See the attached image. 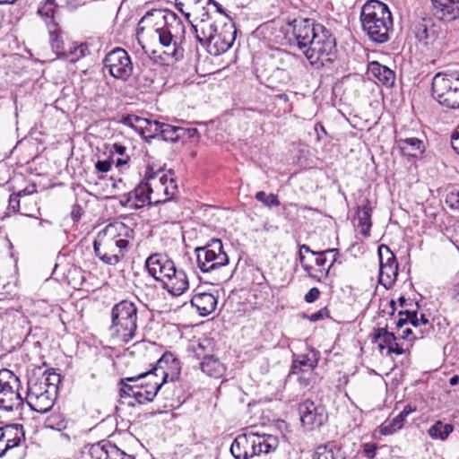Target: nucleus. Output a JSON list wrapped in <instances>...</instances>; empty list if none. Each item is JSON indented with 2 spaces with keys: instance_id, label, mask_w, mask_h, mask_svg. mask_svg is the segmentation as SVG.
Wrapping results in <instances>:
<instances>
[{
  "instance_id": "f3484780",
  "label": "nucleus",
  "mask_w": 459,
  "mask_h": 459,
  "mask_svg": "<svg viewBox=\"0 0 459 459\" xmlns=\"http://www.w3.org/2000/svg\"><path fill=\"white\" fill-rule=\"evenodd\" d=\"M133 198L137 203H140V204H135L136 206H143L145 204L157 205L164 203V200H160V198L154 196L152 184L148 180L146 182H141L134 191L129 193L126 203L130 202Z\"/></svg>"
},
{
  "instance_id": "ddd939ff",
  "label": "nucleus",
  "mask_w": 459,
  "mask_h": 459,
  "mask_svg": "<svg viewBox=\"0 0 459 459\" xmlns=\"http://www.w3.org/2000/svg\"><path fill=\"white\" fill-rule=\"evenodd\" d=\"M175 263L167 255L155 253L145 261V268L154 280L162 285L167 275L171 272Z\"/></svg>"
},
{
  "instance_id": "3c124183",
  "label": "nucleus",
  "mask_w": 459,
  "mask_h": 459,
  "mask_svg": "<svg viewBox=\"0 0 459 459\" xmlns=\"http://www.w3.org/2000/svg\"><path fill=\"white\" fill-rule=\"evenodd\" d=\"M48 28L52 48L54 49H59L62 41L60 40V30L57 23H56L55 27H53L52 24H48Z\"/></svg>"
},
{
  "instance_id": "1a4fd4ad",
  "label": "nucleus",
  "mask_w": 459,
  "mask_h": 459,
  "mask_svg": "<svg viewBox=\"0 0 459 459\" xmlns=\"http://www.w3.org/2000/svg\"><path fill=\"white\" fill-rule=\"evenodd\" d=\"M104 65L111 76L123 81H126L134 70L131 57L121 48H117L106 55Z\"/></svg>"
},
{
  "instance_id": "79ce46f5",
  "label": "nucleus",
  "mask_w": 459,
  "mask_h": 459,
  "mask_svg": "<svg viewBox=\"0 0 459 459\" xmlns=\"http://www.w3.org/2000/svg\"><path fill=\"white\" fill-rule=\"evenodd\" d=\"M56 6L55 0H47L38 10V13L46 20L47 25L52 24L53 27L56 26V22L54 19Z\"/></svg>"
},
{
  "instance_id": "c03bdc74",
  "label": "nucleus",
  "mask_w": 459,
  "mask_h": 459,
  "mask_svg": "<svg viewBox=\"0 0 459 459\" xmlns=\"http://www.w3.org/2000/svg\"><path fill=\"white\" fill-rule=\"evenodd\" d=\"M45 426L48 429L60 431L66 428V421L62 414L52 413L47 418Z\"/></svg>"
},
{
  "instance_id": "a211bd4d",
  "label": "nucleus",
  "mask_w": 459,
  "mask_h": 459,
  "mask_svg": "<svg viewBox=\"0 0 459 459\" xmlns=\"http://www.w3.org/2000/svg\"><path fill=\"white\" fill-rule=\"evenodd\" d=\"M411 30L415 38L424 45L433 42L437 37L436 26L431 19L424 18L413 22Z\"/></svg>"
},
{
  "instance_id": "0eeeda50",
  "label": "nucleus",
  "mask_w": 459,
  "mask_h": 459,
  "mask_svg": "<svg viewBox=\"0 0 459 459\" xmlns=\"http://www.w3.org/2000/svg\"><path fill=\"white\" fill-rule=\"evenodd\" d=\"M431 92L441 106L459 108V71L437 73L432 79Z\"/></svg>"
},
{
  "instance_id": "c756f323",
  "label": "nucleus",
  "mask_w": 459,
  "mask_h": 459,
  "mask_svg": "<svg viewBox=\"0 0 459 459\" xmlns=\"http://www.w3.org/2000/svg\"><path fill=\"white\" fill-rule=\"evenodd\" d=\"M398 147L403 155L416 157L424 152L425 146L418 138H404L397 141Z\"/></svg>"
},
{
  "instance_id": "f03ea898",
  "label": "nucleus",
  "mask_w": 459,
  "mask_h": 459,
  "mask_svg": "<svg viewBox=\"0 0 459 459\" xmlns=\"http://www.w3.org/2000/svg\"><path fill=\"white\" fill-rule=\"evenodd\" d=\"M141 22L153 23L160 44L165 48L164 61H178L184 57L182 43L185 41L186 29L182 20L168 9H154L147 12Z\"/></svg>"
},
{
  "instance_id": "338daca9",
  "label": "nucleus",
  "mask_w": 459,
  "mask_h": 459,
  "mask_svg": "<svg viewBox=\"0 0 459 459\" xmlns=\"http://www.w3.org/2000/svg\"><path fill=\"white\" fill-rule=\"evenodd\" d=\"M12 449L10 443H7L3 437H0V457L5 454L6 451Z\"/></svg>"
},
{
  "instance_id": "2f4dec72",
  "label": "nucleus",
  "mask_w": 459,
  "mask_h": 459,
  "mask_svg": "<svg viewBox=\"0 0 459 459\" xmlns=\"http://www.w3.org/2000/svg\"><path fill=\"white\" fill-rule=\"evenodd\" d=\"M200 368L206 375L216 378L221 377L225 371L223 364L212 354L204 357L200 363Z\"/></svg>"
},
{
  "instance_id": "412c9836",
  "label": "nucleus",
  "mask_w": 459,
  "mask_h": 459,
  "mask_svg": "<svg viewBox=\"0 0 459 459\" xmlns=\"http://www.w3.org/2000/svg\"><path fill=\"white\" fill-rule=\"evenodd\" d=\"M436 14L444 22H452L459 17V0H431Z\"/></svg>"
},
{
  "instance_id": "e2e57ef3",
  "label": "nucleus",
  "mask_w": 459,
  "mask_h": 459,
  "mask_svg": "<svg viewBox=\"0 0 459 459\" xmlns=\"http://www.w3.org/2000/svg\"><path fill=\"white\" fill-rule=\"evenodd\" d=\"M451 144L453 149L459 154V126L451 136Z\"/></svg>"
},
{
  "instance_id": "6e6d98bb",
  "label": "nucleus",
  "mask_w": 459,
  "mask_h": 459,
  "mask_svg": "<svg viewBox=\"0 0 459 459\" xmlns=\"http://www.w3.org/2000/svg\"><path fill=\"white\" fill-rule=\"evenodd\" d=\"M303 317L307 318L311 322H317L325 317H329V310L326 307L319 309L318 311L311 314V315H304Z\"/></svg>"
},
{
  "instance_id": "5fc2aeb1",
  "label": "nucleus",
  "mask_w": 459,
  "mask_h": 459,
  "mask_svg": "<svg viewBox=\"0 0 459 459\" xmlns=\"http://www.w3.org/2000/svg\"><path fill=\"white\" fill-rule=\"evenodd\" d=\"M408 316V321L412 326H414L416 328L420 327V320L418 317L417 311H411L409 309L400 311L399 316Z\"/></svg>"
},
{
  "instance_id": "7c9ffc66",
  "label": "nucleus",
  "mask_w": 459,
  "mask_h": 459,
  "mask_svg": "<svg viewBox=\"0 0 459 459\" xmlns=\"http://www.w3.org/2000/svg\"><path fill=\"white\" fill-rule=\"evenodd\" d=\"M168 172L169 175L161 173L159 177V188H162V195L164 196L160 200H164V203L172 199L178 193L176 180L172 178L173 171L169 169Z\"/></svg>"
},
{
  "instance_id": "774afa93",
  "label": "nucleus",
  "mask_w": 459,
  "mask_h": 459,
  "mask_svg": "<svg viewBox=\"0 0 459 459\" xmlns=\"http://www.w3.org/2000/svg\"><path fill=\"white\" fill-rule=\"evenodd\" d=\"M315 130L317 132L318 139H321L322 135H326V131L324 126L320 123L315 125Z\"/></svg>"
},
{
  "instance_id": "de8ad7c7",
  "label": "nucleus",
  "mask_w": 459,
  "mask_h": 459,
  "mask_svg": "<svg viewBox=\"0 0 459 459\" xmlns=\"http://www.w3.org/2000/svg\"><path fill=\"white\" fill-rule=\"evenodd\" d=\"M11 385H21L19 377L7 368L0 370V386Z\"/></svg>"
},
{
  "instance_id": "e433bc0d",
  "label": "nucleus",
  "mask_w": 459,
  "mask_h": 459,
  "mask_svg": "<svg viewBox=\"0 0 459 459\" xmlns=\"http://www.w3.org/2000/svg\"><path fill=\"white\" fill-rule=\"evenodd\" d=\"M398 276V265H388L379 267L378 281L386 290L394 284Z\"/></svg>"
},
{
  "instance_id": "bf43d9fd",
  "label": "nucleus",
  "mask_w": 459,
  "mask_h": 459,
  "mask_svg": "<svg viewBox=\"0 0 459 459\" xmlns=\"http://www.w3.org/2000/svg\"><path fill=\"white\" fill-rule=\"evenodd\" d=\"M20 198L16 194H13L9 197L8 209L16 212L20 210Z\"/></svg>"
},
{
  "instance_id": "680f3d73",
  "label": "nucleus",
  "mask_w": 459,
  "mask_h": 459,
  "mask_svg": "<svg viewBox=\"0 0 459 459\" xmlns=\"http://www.w3.org/2000/svg\"><path fill=\"white\" fill-rule=\"evenodd\" d=\"M376 451H377V445L376 444H373V443L365 444V446H364V453H365V455L368 459H372V458L375 457Z\"/></svg>"
},
{
  "instance_id": "864d4df0",
  "label": "nucleus",
  "mask_w": 459,
  "mask_h": 459,
  "mask_svg": "<svg viewBox=\"0 0 459 459\" xmlns=\"http://www.w3.org/2000/svg\"><path fill=\"white\" fill-rule=\"evenodd\" d=\"M161 175V173H152V174H146V179L152 184V188L154 191V196L157 198H163L162 195V188H159V177Z\"/></svg>"
},
{
  "instance_id": "9d476101",
  "label": "nucleus",
  "mask_w": 459,
  "mask_h": 459,
  "mask_svg": "<svg viewBox=\"0 0 459 459\" xmlns=\"http://www.w3.org/2000/svg\"><path fill=\"white\" fill-rule=\"evenodd\" d=\"M300 420L307 429L313 430L323 426L328 419L325 407L307 399L299 406Z\"/></svg>"
},
{
  "instance_id": "c9c22d12",
  "label": "nucleus",
  "mask_w": 459,
  "mask_h": 459,
  "mask_svg": "<svg viewBox=\"0 0 459 459\" xmlns=\"http://www.w3.org/2000/svg\"><path fill=\"white\" fill-rule=\"evenodd\" d=\"M162 383H157L155 382L153 385H143V384L140 385L139 390L137 391V394H135V402L143 404L149 402L153 401L155 396L157 395L158 391L161 388Z\"/></svg>"
},
{
  "instance_id": "603ef678",
  "label": "nucleus",
  "mask_w": 459,
  "mask_h": 459,
  "mask_svg": "<svg viewBox=\"0 0 459 459\" xmlns=\"http://www.w3.org/2000/svg\"><path fill=\"white\" fill-rule=\"evenodd\" d=\"M446 204L455 211H459V190L453 189L446 196Z\"/></svg>"
},
{
  "instance_id": "bb28decb",
  "label": "nucleus",
  "mask_w": 459,
  "mask_h": 459,
  "mask_svg": "<svg viewBox=\"0 0 459 459\" xmlns=\"http://www.w3.org/2000/svg\"><path fill=\"white\" fill-rule=\"evenodd\" d=\"M161 135L160 138L167 142H178L180 138L185 137L186 134L188 137H193L194 134H197L195 128L186 129L180 126H174L169 124L161 126Z\"/></svg>"
},
{
  "instance_id": "b1692460",
  "label": "nucleus",
  "mask_w": 459,
  "mask_h": 459,
  "mask_svg": "<svg viewBox=\"0 0 459 459\" xmlns=\"http://www.w3.org/2000/svg\"><path fill=\"white\" fill-rule=\"evenodd\" d=\"M190 302L201 316H207L215 310L218 300L213 294L204 291L196 292Z\"/></svg>"
},
{
  "instance_id": "c85d7f7f",
  "label": "nucleus",
  "mask_w": 459,
  "mask_h": 459,
  "mask_svg": "<svg viewBox=\"0 0 459 459\" xmlns=\"http://www.w3.org/2000/svg\"><path fill=\"white\" fill-rule=\"evenodd\" d=\"M0 437H3L7 443H10L11 448L16 447L24 437L23 427L20 424L5 425L0 428Z\"/></svg>"
},
{
  "instance_id": "6e6552de",
  "label": "nucleus",
  "mask_w": 459,
  "mask_h": 459,
  "mask_svg": "<svg viewBox=\"0 0 459 459\" xmlns=\"http://www.w3.org/2000/svg\"><path fill=\"white\" fill-rule=\"evenodd\" d=\"M195 252L197 266L203 273H212L229 264V256L219 238L211 239L205 246L196 247Z\"/></svg>"
},
{
  "instance_id": "37998d69",
  "label": "nucleus",
  "mask_w": 459,
  "mask_h": 459,
  "mask_svg": "<svg viewBox=\"0 0 459 459\" xmlns=\"http://www.w3.org/2000/svg\"><path fill=\"white\" fill-rule=\"evenodd\" d=\"M213 349V342L211 339H204L201 341L196 346L193 348L195 357L198 359H204V357L210 356V351Z\"/></svg>"
},
{
  "instance_id": "f8f14e48",
  "label": "nucleus",
  "mask_w": 459,
  "mask_h": 459,
  "mask_svg": "<svg viewBox=\"0 0 459 459\" xmlns=\"http://www.w3.org/2000/svg\"><path fill=\"white\" fill-rule=\"evenodd\" d=\"M149 372H152V376L154 377L160 376L162 378L160 383L162 385L169 379L175 381L178 378L181 372L180 361L172 353L166 352Z\"/></svg>"
},
{
  "instance_id": "cd10ccee",
  "label": "nucleus",
  "mask_w": 459,
  "mask_h": 459,
  "mask_svg": "<svg viewBox=\"0 0 459 459\" xmlns=\"http://www.w3.org/2000/svg\"><path fill=\"white\" fill-rule=\"evenodd\" d=\"M151 376H152V372L147 371L144 373H141L135 377H126V378L120 379V381H119L120 396L122 398L132 397L134 399L135 394H137V391L139 390V387H140V385H137L134 383L142 378H144L146 377H151Z\"/></svg>"
},
{
  "instance_id": "4be33fe9",
  "label": "nucleus",
  "mask_w": 459,
  "mask_h": 459,
  "mask_svg": "<svg viewBox=\"0 0 459 459\" xmlns=\"http://www.w3.org/2000/svg\"><path fill=\"white\" fill-rule=\"evenodd\" d=\"M20 386H0V410L10 411L22 404V398L19 393Z\"/></svg>"
},
{
  "instance_id": "8fccbe9b",
  "label": "nucleus",
  "mask_w": 459,
  "mask_h": 459,
  "mask_svg": "<svg viewBox=\"0 0 459 459\" xmlns=\"http://www.w3.org/2000/svg\"><path fill=\"white\" fill-rule=\"evenodd\" d=\"M148 119L140 117L136 115H127L123 117L122 122L124 125L128 126L130 127H134L141 131V126H144Z\"/></svg>"
},
{
  "instance_id": "39448f33",
  "label": "nucleus",
  "mask_w": 459,
  "mask_h": 459,
  "mask_svg": "<svg viewBox=\"0 0 459 459\" xmlns=\"http://www.w3.org/2000/svg\"><path fill=\"white\" fill-rule=\"evenodd\" d=\"M278 446V438L273 435L246 432L236 437L231 444L230 452L235 459H251L273 453Z\"/></svg>"
},
{
  "instance_id": "0e129e2a",
  "label": "nucleus",
  "mask_w": 459,
  "mask_h": 459,
  "mask_svg": "<svg viewBox=\"0 0 459 459\" xmlns=\"http://www.w3.org/2000/svg\"><path fill=\"white\" fill-rule=\"evenodd\" d=\"M37 192V188H36V186L35 185H32L30 186H27L25 187L24 189L22 190H20L18 193H15L17 195H19V197H22V196H25V195H32L33 193Z\"/></svg>"
},
{
  "instance_id": "a18cd8bd",
  "label": "nucleus",
  "mask_w": 459,
  "mask_h": 459,
  "mask_svg": "<svg viewBox=\"0 0 459 459\" xmlns=\"http://www.w3.org/2000/svg\"><path fill=\"white\" fill-rule=\"evenodd\" d=\"M39 378L40 381L46 382V386H48L49 390H53V392L57 393V386L61 382V377L59 374L45 371L42 377Z\"/></svg>"
},
{
  "instance_id": "473e14b6",
  "label": "nucleus",
  "mask_w": 459,
  "mask_h": 459,
  "mask_svg": "<svg viewBox=\"0 0 459 459\" xmlns=\"http://www.w3.org/2000/svg\"><path fill=\"white\" fill-rule=\"evenodd\" d=\"M313 459H345L344 452L333 443L316 447Z\"/></svg>"
},
{
  "instance_id": "9b49d317",
  "label": "nucleus",
  "mask_w": 459,
  "mask_h": 459,
  "mask_svg": "<svg viewBox=\"0 0 459 459\" xmlns=\"http://www.w3.org/2000/svg\"><path fill=\"white\" fill-rule=\"evenodd\" d=\"M237 36V29L234 22L229 20L219 26L214 39L211 44L209 52L212 55L219 56L228 51L233 45Z\"/></svg>"
},
{
  "instance_id": "6ab92c4d",
  "label": "nucleus",
  "mask_w": 459,
  "mask_h": 459,
  "mask_svg": "<svg viewBox=\"0 0 459 459\" xmlns=\"http://www.w3.org/2000/svg\"><path fill=\"white\" fill-rule=\"evenodd\" d=\"M368 74L386 88H391L394 84L395 73L377 61L368 63Z\"/></svg>"
},
{
  "instance_id": "f257e3e1",
  "label": "nucleus",
  "mask_w": 459,
  "mask_h": 459,
  "mask_svg": "<svg viewBox=\"0 0 459 459\" xmlns=\"http://www.w3.org/2000/svg\"><path fill=\"white\" fill-rule=\"evenodd\" d=\"M290 25L299 49L311 65H324L334 60L336 42L326 28L315 24L310 19H295Z\"/></svg>"
},
{
  "instance_id": "69168bd1",
  "label": "nucleus",
  "mask_w": 459,
  "mask_h": 459,
  "mask_svg": "<svg viewBox=\"0 0 459 459\" xmlns=\"http://www.w3.org/2000/svg\"><path fill=\"white\" fill-rule=\"evenodd\" d=\"M280 60L285 65L284 67H277L278 70L281 69L283 71H286L289 67L290 62L292 60V57L288 54H281V56L280 57Z\"/></svg>"
},
{
  "instance_id": "5701e85b",
  "label": "nucleus",
  "mask_w": 459,
  "mask_h": 459,
  "mask_svg": "<svg viewBox=\"0 0 459 459\" xmlns=\"http://www.w3.org/2000/svg\"><path fill=\"white\" fill-rule=\"evenodd\" d=\"M209 20L210 19H205L203 22L197 21L196 22L199 23L196 24H194L195 22H192L191 20H189V22L195 32L196 39L202 44L207 43L208 48H210L219 25L216 22L209 23Z\"/></svg>"
},
{
  "instance_id": "393cba45",
  "label": "nucleus",
  "mask_w": 459,
  "mask_h": 459,
  "mask_svg": "<svg viewBox=\"0 0 459 459\" xmlns=\"http://www.w3.org/2000/svg\"><path fill=\"white\" fill-rule=\"evenodd\" d=\"M56 393L53 390L36 395L33 398H26V403L30 408L39 413L48 412L54 405Z\"/></svg>"
},
{
  "instance_id": "4c0bfd02",
  "label": "nucleus",
  "mask_w": 459,
  "mask_h": 459,
  "mask_svg": "<svg viewBox=\"0 0 459 459\" xmlns=\"http://www.w3.org/2000/svg\"><path fill=\"white\" fill-rule=\"evenodd\" d=\"M453 430L454 426L452 424L437 420L429 429L428 434L434 439L446 440Z\"/></svg>"
},
{
  "instance_id": "72a5a7b5",
  "label": "nucleus",
  "mask_w": 459,
  "mask_h": 459,
  "mask_svg": "<svg viewBox=\"0 0 459 459\" xmlns=\"http://www.w3.org/2000/svg\"><path fill=\"white\" fill-rule=\"evenodd\" d=\"M312 255H316V264L322 268L321 272L327 273L331 266L336 261V257L339 255V250L332 248L319 252H312Z\"/></svg>"
},
{
  "instance_id": "2eb2a0df",
  "label": "nucleus",
  "mask_w": 459,
  "mask_h": 459,
  "mask_svg": "<svg viewBox=\"0 0 459 459\" xmlns=\"http://www.w3.org/2000/svg\"><path fill=\"white\" fill-rule=\"evenodd\" d=\"M161 287L171 296H181L189 288L188 277L183 269L178 268L175 264Z\"/></svg>"
},
{
  "instance_id": "423d86ee",
  "label": "nucleus",
  "mask_w": 459,
  "mask_h": 459,
  "mask_svg": "<svg viewBox=\"0 0 459 459\" xmlns=\"http://www.w3.org/2000/svg\"><path fill=\"white\" fill-rule=\"evenodd\" d=\"M137 307L127 299L115 304L111 309L110 331L125 343L134 340L137 333Z\"/></svg>"
},
{
  "instance_id": "13d9d810",
  "label": "nucleus",
  "mask_w": 459,
  "mask_h": 459,
  "mask_svg": "<svg viewBox=\"0 0 459 459\" xmlns=\"http://www.w3.org/2000/svg\"><path fill=\"white\" fill-rule=\"evenodd\" d=\"M320 296V290L316 287L311 288L305 295L304 299L307 303L315 302Z\"/></svg>"
},
{
  "instance_id": "f704fd0d",
  "label": "nucleus",
  "mask_w": 459,
  "mask_h": 459,
  "mask_svg": "<svg viewBox=\"0 0 459 459\" xmlns=\"http://www.w3.org/2000/svg\"><path fill=\"white\" fill-rule=\"evenodd\" d=\"M317 365L316 359H310L307 355L302 354L297 356L292 362L290 373L291 374H299V373H307L311 372Z\"/></svg>"
},
{
  "instance_id": "4d7b16f0",
  "label": "nucleus",
  "mask_w": 459,
  "mask_h": 459,
  "mask_svg": "<svg viewBox=\"0 0 459 459\" xmlns=\"http://www.w3.org/2000/svg\"><path fill=\"white\" fill-rule=\"evenodd\" d=\"M419 320L420 326H424L423 329H420V338H423L425 334L429 333V332L433 329V326L424 314L420 315Z\"/></svg>"
},
{
  "instance_id": "052dcab7",
  "label": "nucleus",
  "mask_w": 459,
  "mask_h": 459,
  "mask_svg": "<svg viewBox=\"0 0 459 459\" xmlns=\"http://www.w3.org/2000/svg\"><path fill=\"white\" fill-rule=\"evenodd\" d=\"M112 163L110 160H98L95 164V168L99 172L106 173L110 170Z\"/></svg>"
},
{
  "instance_id": "58836bf2",
  "label": "nucleus",
  "mask_w": 459,
  "mask_h": 459,
  "mask_svg": "<svg viewBox=\"0 0 459 459\" xmlns=\"http://www.w3.org/2000/svg\"><path fill=\"white\" fill-rule=\"evenodd\" d=\"M161 126H164V123H160L159 121H151L147 120L144 126H141V134L146 139H153L156 137H160L161 135Z\"/></svg>"
},
{
  "instance_id": "4468645a",
  "label": "nucleus",
  "mask_w": 459,
  "mask_h": 459,
  "mask_svg": "<svg viewBox=\"0 0 459 459\" xmlns=\"http://www.w3.org/2000/svg\"><path fill=\"white\" fill-rule=\"evenodd\" d=\"M211 4L212 0H176L178 10L188 21L193 17L192 22H195L210 19Z\"/></svg>"
},
{
  "instance_id": "ea45409f",
  "label": "nucleus",
  "mask_w": 459,
  "mask_h": 459,
  "mask_svg": "<svg viewBox=\"0 0 459 459\" xmlns=\"http://www.w3.org/2000/svg\"><path fill=\"white\" fill-rule=\"evenodd\" d=\"M49 388L46 386V382L40 381L39 377H30L28 380V389L26 398H33L36 395H41L48 392Z\"/></svg>"
},
{
  "instance_id": "49530a36",
  "label": "nucleus",
  "mask_w": 459,
  "mask_h": 459,
  "mask_svg": "<svg viewBox=\"0 0 459 459\" xmlns=\"http://www.w3.org/2000/svg\"><path fill=\"white\" fill-rule=\"evenodd\" d=\"M405 420L398 414L394 419H392L390 421L385 422V424L382 427V433L385 435H390L395 432L396 430L403 428Z\"/></svg>"
},
{
  "instance_id": "a878e982",
  "label": "nucleus",
  "mask_w": 459,
  "mask_h": 459,
  "mask_svg": "<svg viewBox=\"0 0 459 459\" xmlns=\"http://www.w3.org/2000/svg\"><path fill=\"white\" fill-rule=\"evenodd\" d=\"M372 207L368 199H364L362 204L358 206L356 212V219L358 220V227L360 228V232L363 236L368 237L371 222Z\"/></svg>"
},
{
  "instance_id": "20e7f679",
  "label": "nucleus",
  "mask_w": 459,
  "mask_h": 459,
  "mask_svg": "<svg viewBox=\"0 0 459 459\" xmlns=\"http://www.w3.org/2000/svg\"><path fill=\"white\" fill-rule=\"evenodd\" d=\"M359 20L363 32L376 44L390 39L393 31V16L388 6L378 0L367 1L360 12Z\"/></svg>"
},
{
  "instance_id": "7ed1b4c3",
  "label": "nucleus",
  "mask_w": 459,
  "mask_h": 459,
  "mask_svg": "<svg viewBox=\"0 0 459 459\" xmlns=\"http://www.w3.org/2000/svg\"><path fill=\"white\" fill-rule=\"evenodd\" d=\"M132 234L133 230L123 222L108 224L93 241L95 255L105 264L116 265L124 258Z\"/></svg>"
},
{
  "instance_id": "dca6fc26",
  "label": "nucleus",
  "mask_w": 459,
  "mask_h": 459,
  "mask_svg": "<svg viewBox=\"0 0 459 459\" xmlns=\"http://www.w3.org/2000/svg\"><path fill=\"white\" fill-rule=\"evenodd\" d=\"M91 459H134L110 442L101 441L90 448Z\"/></svg>"
},
{
  "instance_id": "09e8293b",
  "label": "nucleus",
  "mask_w": 459,
  "mask_h": 459,
  "mask_svg": "<svg viewBox=\"0 0 459 459\" xmlns=\"http://www.w3.org/2000/svg\"><path fill=\"white\" fill-rule=\"evenodd\" d=\"M255 199L268 207H277L281 204L277 195L273 194L267 195L264 191H259L255 194Z\"/></svg>"
},
{
  "instance_id": "a19ab883",
  "label": "nucleus",
  "mask_w": 459,
  "mask_h": 459,
  "mask_svg": "<svg viewBox=\"0 0 459 459\" xmlns=\"http://www.w3.org/2000/svg\"><path fill=\"white\" fill-rule=\"evenodd\" d=\"M379 267L388 265H398L394 254L391 251L388 246L380 245L378 247Z\"/></svg>"
},
{
  "instance_id": "aec40b11",
  "label": "nucleus",
  "mask_w": 459,
  "mask_h": 459,
  "mask_svg": "<svg viewBox=\"0 0 459 459\" xmlns=\"http://www.w3.org/2000/svg\"><path fill=\"white\" fill-rule=\"evenodd\" d=\"M376 342L381 351L387 349V354L395 353L402 355L404 350L396 342V337L393 333L388 332L385 328H378L375 333Z\"/></svg>"
}]
</instances>
